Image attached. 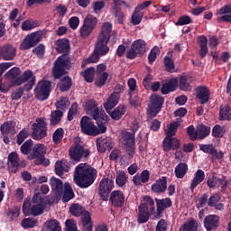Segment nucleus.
Instances as JSON below:
<instances>
[{"label":"nucleus","mask_w":231,"mask_h":231,"mask_svg":"<svg viewBox=\"0 0 231 231\" xmlns=\"http://www.w3.org/2000/svg\"><path fill=\"white\" fill-rule=\"evenodd\" d=\"M97 179V170L88 163L79 164L74 172V181L78 187L88 189L95 183Z\"/></svg>","instance_id":"obj_1"},{"label":"nucleus","mask_w":231,"mask_h":231,"mask_svg":"<svg viewBox=\"0 0 231 231\" xmlns=\"http://www.w3.org/2000/svg\"><path fill=\"white\" fill-rule=\"evenodd\" d=\"M46 205H48V201L38 192L32 196V201L28 199L23 201V212L24 216H41L44 212Z\"/></svg>","instance_id":"obj_2"},{"label":"nucleus","mask_w":231,"mask_h":231,"mask_svg":"<svg viewBox=\"0 0 231 231\" xmlns=\"http://www.w3.org/2000/svg\"><path fill=\"white\" fill-rule=\"evenodd\" d=\"M95 120L97 126L91 121V118L86 116L81 118L80 127L83 134H88V136H98V134H103L107 131V127H106L107 121L102 120V117H97V119Z\"/></svg>","instance_id":"obj_3"},{"label":"nucleus","mask_w":231,"mask_h":231,"mask_svg":"<svg viewBox=\"0 0 231 231\" xmlns=\"http://www.w3.org/2000/svg\"><path fill=\"white\" fill-rule=\"evenodd\" d=\"M21 69L17 67H14L5 74V79L11 82V85L7 86L6 88H12V86H21L24 84L27 80L32 79V70H26L24 73L22 74L21 77Z\"/></svg>","instance_id":"obj_4"},{"label":"nucleus","mask_w":231,"mask_h":231,"mask_svg":"<svg viewBox=\"0 0 231 231\" xmlns=\"http://www.w3.org/2000/svg\"><path fill=\"white\" fill-rule=\"evenodd\" d=\"M48 152V147L43 143H36L32 147V152L28 155V160H34V165H50V160L46 159L44 155Z\"/></svg>","instance_id":"obj_5"},{"label":"nucleus","mask_w":231,"mask_h":231,"mask_svg":"<svg viewBox=\"0 0 231 231\" xmlns=\"http://www.w3.org/2000/svg\"><path fill=\"white\" fill-rule=\"evenodd\" d=\"M31 136L32 140L41 142L48 136V124L46 123V117H38L32 126Z\"/></svg>","instance_id":"obj_6"},{"label":"nucleus","mask_w":231,"mask_h":231,"mask_svg":"<svg viewBox=\"0 0 231 231\" xmlns=\"http://www.w3.org/2000/svg\"><path fill=\"white\" fill-rule=\"evenodd\" d=\"M112 32L113 24H111V23L106 22L102 24L100 33L96 42V44H97V50L104 48L105 51H107V49H109L107 42H109V39H111Z\"/></svg>","instance_id":"obj_7"},{"label":"nucleus","mask_w":231,"mask_h":231,"mask_svg":"<svg viewBox=\"0 0 231 231\" xmlns=\"http://www.w3.org/2000/svg\"><path fill=\"white\" fill-rule=\"evenodd\" d=\"M163 102L164 100L162 96L156 94L152 95L147 107V117L150 119L154 118L162 111Z\"/></svg>","instance_id":"obj_8"},{"label":"nucleus","mask_w":231,"mask_h":231,"mask_svg":"<svg viewBox=\"0 0 231 231\" xmlns=\"http://www.w3.org/2000/svg\"><path fill=\"white\" fill-rule=\"evenodd\" d=\"M97 101L90 99L85 103V111L87 112V115H90L94 120H98V118H102L104 122H107V115L106 114V111L98 108L97 106Z\"/></svg>","instance_id":"obj_9"},{"label":"nucleus","mask_w":231,"mask_h":231,"mask_svg":"<svg viewBox=\"0 0 231 231\" xmlns=\"http://www.w3.org/2000/svg\"><path fill=\"white\" fill-rule=\"evenodd\" d=\"M68 69H69V58L66 55L59 57L54 63V78L60 79V77H62V75H64Z\"/></svg>","instance_id":"obj_10"},{"label":"nucleus","mask_w":231,"mask_h":231,"mask_svg":"<svg viewBox=\"0 0 231 231\" xmlns=\"http://www.w3.org/2000/svg\"><path fill=\"white\" fill-rule=\"evenodd\" d=\"M51 91V82L42 79L37 84L34 89V95L38 100H47Z\"/></svg>","instance_id":"obj_11"},{"label":"nucleus","mask_w":231,"mask_h":231,"mask_svg":"<svg viewBox=\"0 0 231 231\" xmlns=\"http://www.w3.org/2000/svg\"><path fill=\"white\" fill-rule=\"evenodd\" d=\"M147 51V42L143 40H136L133 42L131 49L127 51V59H136Z\"/></svg>","instance_id":"obj_12"},{"label":"nucleus","mask_w":231,"mask_h":231,"mask_svg":"<svg viewBox=\"0 0 231 231\" xmlns=\"http://www.w3.org/2000/svg\"><path fill=\"white\" fill-rule=\"evenodd\" d=\"M120 142L122 145H124L126 152H128L129 156L133 158L134 156V135H133L131 133L123 131L121 133V138Z\"/></svg>","instance_id":"obj_13"},{"label":"nucleus","mask_w":231,"mask_h":231,"mask_svg":"<svg viewBox=\"0 0 231 231\" xmlns=\"http://www.w3.org/2000/svg\"><path fill=\"white\" fill-rule=\"evenodd\" d=\"M109 53V49L104 50V47H101L100 50L97 49V43L95 45L94 52L88 59L83 60L82 68H86L87 64H95L100 60V57H104V55H107Z\"/></svg>","instance_id":"obj_14"},{"label":"nucleus","mask_w":231,"mask_h":231,"mask_svg":"<svg viewBox=\"0 0 231 231\" xmlns=\"http://www.w3.org/2000/svg\"><path fill=\"white\" fill-rule=\"evenodd\" d=\"M150 5H152V1H145L135 8L131 19L132 24L136 25L142 23V19H143V15H145L143 10H145V8H149Z\"/></svg>","instance_id":"obj_15"},{"label":"nucleus","mask_w":231,"mask_h":231,"mask_svg":"<svg viewBox=\"0 0 231 231\" xmlns=\"http://www.w3.org/2000/svg\"><path fill=\"white\" fill-rule=\"evenodd\" d=\"M115 189V181L111 179H102L99 183V194L101 198H106L112 189Z\"/></svg>","instance_id":"obj_16"},{"label":"nucleus","mask_w":231,"mask_h":231,"mask_svg":"<svg viewBox=\"0 0 231 231\" xmlns=\"http://www.w3.org/2000/svg\"><path fill=\"white\" fill-rule=\"evenodd\" d=\"M110 203H112L113 207H124L125 195L121 190H114L110 195Z\"/></svg>","instance_id":"obj_17"},{"label":"nucleus","mask_w":231,"mask_h":231,"mask_svg":"<svg viewBox=\"0 0 231 231\" xmlns=\"http://www.w3.org/2000/svg\"><path fill=\"white\" fill-rule=\"evenodd\" d=\"M216 15H222L217 18L218 23H230L231 21V5L222 6L217 11Z\"/></svg>","instance_id":"obj_18"},{"label":"nucleus","mask_w":231,"mask_h":231,"mask_svg":"<svg viewBox=\"0 0 231 231\" xmlns=\"http://www.w3.org/2000/svg\"><path fill=\"white\" fill-rule=\"evenodd\" d=\"M50 185L52 189L53 194L56 195V198L62 196V192L64 190V184L62 183V180L52 177L50 180Z\"/></svg>","instance_id":"obj_19"},{"label":"nucleus","mask_w":231,"mask_h":231,"mask_svg":"<svg viewBox=\"0 0 231 231\" xmlns=\"http://www.w3.org/2000/svg\"><path fill=\"white\" fill-rule=\"evenodd\" d=\"M152 192L162 194L167 190V177L157 180L151 187Z\"/></svg>","instance_id":"obj_20"},{"label":"nucleus","mask_w":231,"mask_h":231,"mask_svg":"<svg viewBox=\"0 0 231 231\" xmlns=\"http://www.w3.org/2000/svg\"><path fill=\"white\" fill-rule=\"evenodd\" d=\"M19 155L17 154V152H13L8 155V169L10 172H13L14 174H15V172H17V170L19 169Z\"/></svg>","instance_id":"obj_21"},{"label":"nucleus","mask_w":231,"mask_h":231,"mask_svg":"<svg viewBox=\"0 0 231 231\" xmlns=\"http://www.w3.org/2000/svg\"><path fill=\"white\" fill-rule=\"evenodd\" d=\"M219 225V217L216 215H209L204 219V226L208 231L216 230Z\"/></svg>","instance_id":"obj_22"},{"label":"nucleus","mask_w":231,"mask_h":231,"mask_svg":"<svg viewBox=\"0 0 231 231\" xmlns=\"http://www.w3.org/2000/svg\"><path fill=\"white\" fill-rule=\"evenodd\" d=\"M157 203V214L154 215V217L157 219H160L162 217V212L165 210V208H169L172 202L171 201V199H156Z\"/></svg>","instance_id":"obj_23"},{"label":"nucleus","mask_w":231,"mask_h":231,"mask_svg":"<svg viewBox=\"0 0 231 231\" xmlns=\"http://www.w3.org/2000/svg\"><path fill=\"white\" fill-rule=\"evenodd\" d=\"M180 149V141L177 138L165 137L163 141V151L169 152V151H176Z\"/></svg>","instance_id":"obj_24"},{"label":"nucleus","mask_w":231,"mask_h":231,"mask_svg":"<svg viewBox=\"0 0 231 231\" xmlns=\"http://www.w3.org/2000/svg\"><path fill=\"white\" fill-rule=\"evenodd\" d=\"M150 174L149 171L144 170L141 174H136L133 177V183L135 187H142L143 183H147L149 181Z\"/></svg>","instance_id":"obj_25"},{"label":"nucleus","mask_w":231,"mask_h":231,"mask_svg":"<svg viewBox=\"0 0 231 231\" xmlns=\"http://www.w3.org/2000/svg\"><path fill=\"white\" fill-rule=\"evenodd\" d=\"M97 147L99 152H106L107 149H111L113 147V143H111V137H100L97 140Z\"/></svg>","instance_id":"obj_26"},{"label":"nucleus","mask_w":231,"mask_h":231,"mask_svg":"<svg viewBox=\"0 0 231 231\" xmlns=\"http://www.w3.org/2000/svg\"><path fill=\"white\" fill-rule=\"evenodd\" d=\"M197 98L200 104H207L210 98V90L207 87H199L197 88Z\"/></svg>","instance_id":"obj_27"},{"label":"nucleus","mask_w":231,"mask_h":231,"mask_svg":"<svg viewBox=\"0 0 231 231\" xmlns=\"http://www.w3.org/2000/svg\"><path fill=\"white\" fill-rule=\"evenodd\" d=\"M15 122L7 121L2 124L0 130L4 136H8V134H15Z\"/></svg>","instance_id":"obj_28"},{"label":"nucleus","mask_w":231,"mask_h":231,"mask_svg":"<svg viewBox=\"0 0 231 231\" xmlns=\"http://www.w3.org/2000/svg\"><path fill=\"white\" fill-rule=\"evenodd\" d=\"M139 214H138V218L137 221L138 223H147L149 221V208L145 204H141L139 206Z\"/></svg>","instance_id":"obj_29"},{"label":"nucleus","mask_w":231,"mask_h":231,"mask_svg":"<svg viewBox=\"0 0 231 231\" xmlns=\"http://www.w3.org/2000/svg\"><path fill=\"white\" fill-rule=\"evenodd\" d=\"M208 207H215L217 210H223L225 208V205L221 202V197L215 193L213 194L208 200Z\"/></svg>","instance_id":"obj_30"},{"label":"nucleus","mask_w":231,"mask_h":231,"mask_svg":"<svg viewBox=\"0 0 231 231\" xmlns=\"http://www.w3.org/2000/svg\"><path fill=\"white\" fill-rule=\"evenodd\" d=\"M178 88V79H171L168 83H165L162 87V95H167L171 93V91H176Z\"/></svg>","instance_id":"obj_31"},{"label":"nucleus","mask_w":231,"mask_h":231,"mask_svg":"<svg viewBox=\"0 0 231 231\" xmlns=\"http://www.w3.org/2000/svg\"><path fill=\"white\" fill-rule=\"evenodd\" d=\"M1 53L4 60H12L15 58V49L12 45L3 47Z\"/></svg>","instance_id":"obj_32"},{"label":"nucleus","mask_w":231,"mask_h":231,"mask_svg":"<svg viewBox=\"0 0 231 231\" xmlns=\"http://www.w3.org/2000/svg\"><path fill=\"white\" fill-rule=\"evenodd\" d=\"M118 100H120V96L112 94L107 98L106 102L104 104V107L106 111H107L108 113H111V109H113L118 104Z\"/></svg>","instance_id":"obj_33"},{"label":"nucleus","mask_w":231,"mask_h":231,"mask_svg":"<svg viewBox=\"0 0 231 231\" xmlns=\"http://www.w3.org/2000/svg\"><path fill=\"white\" fill-rule=\"evenodd\" d=\"M13 65V62H4L0 64V91H3V93H6L7 91H9L10 87H5V85L1 83V77L6 71V69L12 68Z\"/></svg>","instance_id":"obj_34"},{"label":"nucleus","mask_w":231,"mask_h":231,"mask_svg":"<svg viewBox=\"0 0 231 231\" xmlns=\"http://www.w3.org/2000/svg\"><path fill=\"white\" fill-rule=\"evenodd\" d=\"M200 224L194 220V218H189L183 226H180V231H196L199 228Z\"/></svg>","instance_id":"obj_35"},{"label":"nucleus","mask_w":231,"mask_h":231,"mask_svg":"<svg viewBox=\"0 0 231 231\" xmlns=\"http://www.w3.org/2000/svg\"><path fill=\"white\" fill-rule=\"evenodd\" d=\"M204 180L205 171H203L202 170H198L190 184L191 190H194V189H196V187H198L199 183H202Z\"/></svg>","instance_id":"obj_36"},{"label":"nucleus","mask_w":231,"mask_h":231,"mask_svg":"<svg viewBox=\"0 0 231 231\" xmlns=\"http://www.w3.org/2000/svg\"><path fill=\"white\" fill-rule=\"evenodd\" d=\"M75 198V193L73 192V189L71 188V185L69 182H66L64 184V191H63V198L62 201L63 203H68L70 199H73Z\"/></svg>","instance_id":"obj_37"},{"label":"nucleus","mask_w":231,"mask_h":231,"mask_svg":"<svg viewBox=\"0 0 231 231\" xmlns=\"http://www.w3.org/2000/svg\"><path fill=\"white\" fill-rule=\"evenodd\" d=\"M69 212L72 216H75L76 217H79V216H82L84 217V215L86 213H88L80 206V204H72L69 208Z\"/></svg>","instance_id":"obj_38"},{"label":"nucleus","mask_w":231,"mask_h":231,"mask_svg":"<svg viewBox=\"0 0 231 231\" xmlns=\"http://www.w3.org/2000/svg\"><path fill=\"white\" fill-rule=\"evenodd\" d=\"M198 41L200 47V57L203 59V57H206L208 53V47H207L208 40H207L205 36L201 35L198 38Z\"/></svg>","instance_id":"obj_39"},{"label":"nucleus","mask_w":231,"mask_h":231,"mask_svg":"<svg viewBox=\"0 0 231 231\" xmlns=\"http://www.w3.org/2000/svg\"><path fill=\"white\" fill-rule=\"evenodd\" d=\"M45 231H62L60 223L56 219H51L45 222Z\"/></svg>","instance_id":"obj_40"},{"label":"nucleus","mask_w":231,"mask_h":231,"mask_svg":"<svg viewBox=\"0 0 231 231\" xmlns=\"http://www.w3.org/2000/svg\"><path fill=\"white\" fill-rule=\"evenodd\" d=\"M44 31H37L31 34H28L27 37L34 46H37V44H39V42L42 41V36L44 35Z\"/></svg>","instance_id":"obj_41"},{"label":"nucleus","mask_w":231,"mask_h":231,"mask_svg":"<svg viewBox=\"0 0 231 231\" xmlns=\"http://www.w3.org/2000/svg\"><path fill=\"white\" fill-rule=\"evenodd\" d=\"M189 171V167L187 164L180 162L179 165L175 168V176L179 180H181L185 177V174H187V171Z\"/></svg>","instance_id":"obj_42"},{"label":"nucleus","mask_w":231,"mask_h":231,"mask_svg":"<svg viewBox=\"0 0 231 231\" xmlns=\"http://www.w3.org/2000/svg\"><path fill=\"white\" fill-rule=\"evenodd\" d=\"M210 134V127L205 126L203 125H199L197 127V138L199 140H203V138H207Z\"/></svg>","instance_id":"obj_43"},{"label":"nucleus","mask_w":231,"mask_h":231,"mask_svg":"<svg viewBox=\"0 0 231 231\" xmlns=\"http://www.w3.org/2000/svg\"><path fill=\"white\" fill-rule=\"evenodd\" d=\"M70 158L74 160V162H80V158H82V146L77 145L70 148L69 151Z\"/></svg>","instance_id":"obj_44"},{"label":"nucleus","mask_w":231,"mask_h":231,"mask_svg":"<svg viewBox=\"0 0 231 231\" xmlns=\"http://www.w3.org/2000/svg\"><path fill=\"white\" fill-rule=\"evenodd\" d=\"M125 106L120 105L119 106L115 108V110L112 113H110V116L111 118H113V120H120V118H122V116L125 115Z\"/></svg>","instance_id":"obj_45"},{"label":"nucleus","mask_w":231,"mask_h":231,"mask_svg":"<svg viewBox=\"0 0 231 231\" xmlns=\"http://www.w3.org/2000/svg\"><path fill=\"white\" fill-rule=\"evenodd\" d=\"M129 178L127 177V173L124 171H119L116 173V183L118 187H124L128 181Z\"/></svg>","instance_id":"obj_46"},{"label":"nucleus","mask_w":231,"mask_h":231,"mask_svg":"<svg viewBox=\"0 0 231 231\" xmlns=\"http://www.w3.org/2000/svg\"><path fill=\"white\" fill-rule=\"evenodd\" d=\"M83 231H93V222H91V215L85 213L82 217Z\"/></svg>","instance_id":"obj_47"},{"label":"nucleus","mask_w":231,"mask_h":231,"mask_svg":"<svg viewBox=\"0 0 231 231\" xmlns=\"http://www.w3.org/2000/svg\"><path fill=\"white\" fill-rule=\"evenodd\" d=\"M56 50L59 53H66L69 50V42L68 40H58L56 42Z\"/></svg>","instance_id":"obj_48"},{"label":"nucleus","mask_w":231,"mask_h":231,"mask_svg":"<svg viewBox=\"0 0 231 231\" xmlns=\"http://www.w3.org/2000/svg\"><path fill=\"white\" fill-rule=\"evenodd\" d=\"M63 113L60 110H54L51 114V125H57L62 120Z\"/></svg>","instance_id":"obj_49"},{"label":"nucleus","mask_w":231,"mask_h":231,"mask_svg":"<svg viewBox=\"0 0 231 231\" xmlns=\"http://www.w3.org/2000/svg\"><path fill=\"white\" fill-rule=\"evenodd\" d=\"M107 79H109V73L96 74L95 85L97 88H102V86H106Z\"/></svg>","instance_id":"obj_50"},{"label":"nucleus","mask_w":231,"mask_h":231,"mask_svg":"<svg viewBox=\"0 0 231 231\" xmlns=\"http://www.w3.org/2000/svg\"><path fill=\"white\" fill-rule=\"evenodd\" d=\"M191 80L192 79H190V77L181 76L180 78V89H181L182 91H189V89L190 88Z\"/></svg>","instance_id":"obj_51"},{"label":"nucleus","mask_w":231,"mask_h":231,"mask_svg":"<svg viewBox=\"0 0 231 231\" xmlns=\"http://www.w3.org/2000/svg\"><path fill=\"white\" fill-rule=\"evenodd\" d=\"M97 23L98 19H97V17L93 16L92 14H88L86 16L83 24H85L88 28H91L92 30H95V28H97Z\"/></svg>","instance_id":"obj_52"},{"label":"nucleus","mask_w":231,"mask_h":231,"mask_svg":"<svg viewBox=\"0 0 231 231\" xmlns=\"http://www.w3.org/2000/svg\"><path fill=\"white\" fill-rule=\"evenodd\" d=\"M179 125L180 124L178 122L171 123L165 130V133L167 134L166 138H171V136H174V134H176V131H178Z\"/></svg>","instance_id":"obj_53"},{"label":"nucleus","mask_w":231,"mask_h":231,"mask_svg":"<svg viewBox=\"0 0 231 231\" xmlns=\"http://www.w3.org/2000/svg\"><path fill=\"white\" fill-rule=\"evenodd\" d=\"M36 225L37 219L32 217L24 218L21 222V226H23V228H24L25 230H27V228H33V226H35Z\"/></svg>","instance_id":"obj_54"},{"label":"nucleus","mask_w":231,"mask_h":231,"mask_svg":"<svg viewBox=\"0 0 231 231\" xmlns=\"http://www.w3.org/2000/svg\"><path fill=\"white\" fill-rule=\"evenodd\" d=\"M57 109H61L62 111L69 107V99L68 97H60V99L55 103Z\"/></svg>","instance_id":"obj_55"},{"label":"nucleus","mask_w":231,"mask_h":231,"mask_svg":"<svg viewBox=\"0 0 231 231\" xmlns=\"http://www.w3.org/2000/svg\"><path fill=\"white\" fill-rule=\"evenodd\" d=\"M58 88H60V91H68V89L71 88V79L69 77H65L58 84Z\"/></svg>","instance_id":"obj_56"},{"label":"nucleus","mask_w":231,"mask_h":231,"mask_svg":"<svg viewBox=\"0 0 231 231\" xmlns=\"http://www.w3.org/2000/svg\"><path fill=\"white\" fill-rule=\"evenodd\" d=\"M64 171L68 172V171H66V161L62 160L56 162L55 172L57 176H62V172Z\"/></svg>","instance_id":"obj_57"},{"label":"nucleus","mask_w":231,"mask_h":231,"mask_svg":"<svg viewBox=\"0 0 231 231\" xmlns=\"http://www.w3.org/2000/svg\"><path fill=\"white\" fill-rule=\"evenodd\" d=\"M220 120H231V108L228 106H221Z\"/></svg>","instance_id":"obj_58"},{"label":"nucleus","mask_w":231,"mask_h":231,"mask_svg":"<svg viewBox=\"0 0 231 231\" xmlns=\"http://www.w3.org/2000/svg\"><path fill=\"white\" fill-rule=\"evenodd\" d=\"M225 133H226V130H225V127L219 125H215L212 130V135L215 138H223V136L225 135Z\"/></svg>","instance_id":"obj_59"},{"label":"nucleus","mask_w":231,"mask_h":231,"mask_svg":"<svg viewBox=\"0 0 231 231\" xmlns=\"http://www.w3.org/2000/svg\"><path fill=\"white\" fill-rule=\"evenodd\" d=\"M32 147L33 141L32 139H29L21 146V152L25 155L30 154Z\"/></svg>","instance_id":"obj_60"},{"label":"nucleus","mask_w":231,"mask_h":231,"mask_svg":"<svg viewBox=\"0 0 231 231\" xmlns=\"http://www.w3.org/2000/svg\"><path fill=\"white\" fill-rule=\"evenodd\" d=\"M62 138H64V130L62 128H58L52 135L53 143L57 145V143L62 142Z\"/></svg>","instance_id":"obj_61"},{"label":"nucleus","mask_w":231,"mask_h":231,"mask_svg":"<svg viewBox=\"0 0 231 231\" xmlns=\"http://www.w3.org/2000/svg\"><path fill=\"white\" fill-rule=\"evenodd\" d=\"M28 136H30V131L27 128H23L17 135L16 143L21 145Z\"/></svg>","instance_id":"obj_62"},{"label":"nucleus","mask_w":231,"mask_h":231,"mask_svg":"<svg viewBox=\"0 0 231 231\" xmlns=\"http://www.w3.org/2000/svg\"><path fill=\"white\" fill-rule=\"evenodd\" d=\"M90 33H93V29L83 23V25L79 29L80 37H82V39H88Z\"/></svg>","instance_id":"obj_63"},{"label":"nucleus","mask_w":231,"mask_h":231,"mask_svg":"<svg viewBox=\"0 0 231 231\" xmlns=\"http://www.w3.org/2000/svg\"><path fill=\"white\" fill-rule=\"evenodd\" d=\"M83 77L87 82H93L95 79V68H88L85 70Z\"/></svg>","instance_id":"obj_64"}]
</instances>
